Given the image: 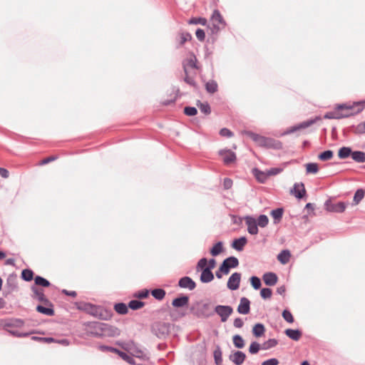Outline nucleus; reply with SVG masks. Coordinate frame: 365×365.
Wrapping results in <instances>:
<instances>
[{
    "label": "nucleus",
    "mask_w": 365,
    "mask_h": 365,
    "mask_svg": "<svg viewBox=\"0 0 365 365\" xmlns=\"http://www.w3.org/2000/svg\"><path fill=\"white\" fill-rule=\"evenodd\" d=\"M75 305L78 310L83 311L102 320H108L112 317L110 311L88 302H77L75 303Z\"/></svg>",
    "instance_id": "obj_1"
},
{
    "label": "nucleus",
    "mask_w": 365,
    "mask_h": 365,
    "mask_svg": "<svg viewBox=\"0 0 365 365\" xmlns=\"http://www.w3.org/2000/svg\"><path fill=\"white\" fill-rule=\"evenodd\" d=\"M249 136L259 146L277 150L282 148V143L279 140L274 138L264 137L252 132L249 133Z\"/></svg>",
    "instance_id": "obj_2"
},
{
    "label": "nucleus",
    "mask_w": 365,
    "mask_h": 365,
    "mask_svg": "<svg viewBox=\"0 0 365 365\" xmlns=\"http://www.w3.org/2000/svg\"><path fill=\"white\" fill-rule=\"evenodd\" d=\"M192 314L199 319H209L214 316V308L210 302H199L196 307H192Z\"/></svg>",
    "instance_id": "obj_3"
},
{
    "label": "nucleus",
    "mask_w": 365,
    "mask_h": 365,
    "mask_svg": "<svg viewBox=\"0 0 365 365\" xmlns=\"http://www.w3.org/2000/svg\"><path fill=\"white\" fill-rule=\"evenodd\" d=\"M354 106L357 107L356 110H354V106H346V104L338 105V109L340 110L339 115H343L341 118H348L354 114H357L362 111L364 108V102H356L354 103Z\"/></svg>",
    "instance_id": "obj_4"
},
{
    "label": "nucleus",
    "mask_w": 365,
    "mask_h": 365,
    "mask_svg": "<svg viewBox=\"0 0 365 365\" xmlns=\"http://www.w3.org/2000/svg\"><path fill=\"white\" fill-rule=\"evenodd\" d=\"M170 324L156 322L151 326V331L159 339H165L170 333Z\"/></svg>",
    "instance_id": "obj_5"
},
{
    "label": "nucleus",
    "mask_w": 365,
    "mask_h": 365,
    "mask_svg": "<svg viewBox=\"0 0 365 365\" xmlns=\"http://www.w3.org/2000/svg\"><path fill=\"white\" fill-rule=\"evenodd\" d=\"M348 205V202H334L331 199H328L324 202V209L329 212L343 213Z\"/></svg>",
    "instance_id": "obj_6"
},
{
    "label": "nucleus",
    "mask_w": 365,
    "mask_h": 365,
    "mask_svg": "<svg viewBox=\"0 0 365 365\" xmlns=\"http://www.w3.org/2000/svg\"><path fill=\"white\" fill-rule=\"evenodd\" d=\"M96 326H97L96 328L98 330L102 331L101 332L100 331V334L96 333L97 334H101V336H119L120 334V331L118 328L107 323L97 324Z\"/></svg>",
    "instance_id": "obj_7"
},
{
    "label": "nucleus",
    "mask_w": 365,
    "mask_h": 365,
    "mask_svg": "<svg viewBox=\"0 0 365 365\" xmlns=\"http://www.w3.org/2000/svg\"><path fill=\"white\" fill-rule=\"evenodd\" d=\"M233 313V308L230 305H216L214 307V314H217L221 322H225Z\"/></svg>",
    "instance_id": "obj_8"
},
{
    "label": "nucleus",
    "mask_w": 365,
    "mask_h": 365,
    "mask_svg": "<svg viewBox=\"0 0 365 365\" xmlns=\"http://www.w3.org/2000/svg\"><path fill=\"white\" fill-rule=\"evenodd\" d=\"M18 283L16 279V275L15 274H11L6 279V282L4 286L3 294L5 297L11 294L12 292L17 291Z\"/></svg>",
    "instance_id": "obj_9"
},
{
    "label": "nucleus",
    "mask_w": 365,
    "mask_h": 365,
    "mask_svg": "<svg viewBox=\"0 0 365 365\" xmlns=\"http://www.w3.org/2000/svg\"><path fill=\"white\" fill-rule=\"evenodd\" d=\"M31 289L33 292L31 295L33 299H37L38 302H42L46 306H52V303L48 298L46 297L43 290L37 287L36 285H32Z\"/></svg>",
    "instance_id": "obj_10"
},
{
    "label": "nucleus",
    "mask_w": 365,
    "mask_h": 365,
    "mask_svg": "<svg viewBox=\"0 0 365 365\" xmlns=\"http://www.w3.org/2000/svg\"><path fill=\"white\" fill-rule=\"evenodd\" d=\"M316 122V119H310L306 121H303L299 124L294 125L289 128H287L284 133L283 135H289L298 130L305 129L312 125H313Z\"/></svg>",
    "instance_id": "obj_11"
},
{
    "label": "nucleus",
    "mask_w": 365,
    "mask_h": 365,
    "mask_svg": "<svg viewBox=\"0 0 365 365\" xmlns=\"http://www.w3.org/2000/svg\"><path fill=\"white\" fill-rule=\"evenodd\" d=\"M220 265L222 269L225 271V274H228L230 269L235 268L239 265V260L237 257L231 256L225 259Z\"/></svg>",
    "instance_id": "obj_12"
},
{
    "label": "nucleus",
    "mask_w": 365,
    "mask_h": 365,
    "mask_svg": "<svg viewBox=\"0 0 365 365\" xmlns=\"http://www.w3.org/2000/svg\"><path fill=\"white\" fill-rule=\"evenodd\" d=\"M242 274L240 272H234L229 277L227 287L230 290H237L240 287Z\"/></svg>",
    "instance_id": "obj_13"
},
{
    "label": "nucleus",
    "mask_w": 365,
    "mask_h": 365,
    "mask_svg": "<svg viewBox=\"0 0 365 365\" xmlns=\"http://www.w3.org/2000/svg\"><path fill=\"white\" fill-rule=\"evenodd\" d=\"M218 153L222 157V161L225 165H230L237 159L236 154L229 149L220 150Z\"/></svg>",
    "instance_id": "obj_14"
},
{
    "label": "nucleus",
    "mask_w": 365,
    "mask_h": 365,
    "mask_svg": "<svg viewBox=\"0 0 365 365\" xmlns=\"http://www.w3.org/2000/svg\"><path fill=\"white\" fill-rule=\"evenodd\" d=\"M24 324V322L21 319H11L4 321L2 322V327L4 330L8 331L14 327H21Z\"/></svg>",
    "instance_id": "obj_15"
},
{
    "label": "nucleus",
    "mask_w": 365,
    "mask_h": 365,
    "mask_svg": "<svg viewBox=\"0 0 365 365\" xmlns=\"http://www.w3.org/2000/svg\"><path fill=\"white\" fill-rule=\"evenodd\" d=\"M245 220L247 225V232L250 235H257L259 230L256 219L252 216H246Z\"/></svg>",
    "instance_id": "obj_16"
},
{
    "label": "nucleus",
    "mask_w": 365,
    "mask_h": 365,
    "mask_svg": "<svg viewBox=\"0 0 365 365\" xmlns=\"http://www.w3.org/2000/svg\"><path fill=\"white\" fill-rule=\"evenodd\" d=\"M178 286L182 289L193 290L196 287V283L191 277H183L179 279Z\"/></svg>",
    "instance_id": "obj_17"
},
{
    "label": "nucleus",
    "mask_w": 365,
    "mask_h": 365,
    "mask_svg": "<svg viewBox=\"0 0 365 365\" xmlns=\"http://www.w3.org/2000/svg\"><path fill=\"white\" fill-rule=\"evenodd\" d=\"M290 192L296 198L299 200L302 199L306 195V190L304 183H295Z\"/></svg>",
    "instance_id": "obj_18"
},
{
    "label": "nucleus",
    "mask_w": 365,
    "mask_h": 365,
    "mask_svg": "<svg viewBox=\"0 0 365 365\" xmlns=\"http://www.w3.org/2000/svg\"><path fill=\"white\" fill-rule=\"evenodd\" d=\"M229 359L235 365H241L246 359V354L241 351H235L230 355Z\"/></svg>",
    "instance_id": "obj_19"
},
{
    "label": "nucleus",
    "mask_w": 365,
    "mask_h": 365,
    "mask_svg": "<svg viewBox=\"0 0 365 365\" xmlns=\"http://www.w3.org/2000/svg\"><path fill=\"white\" fill-rule=\"evenodd\" d=\"M237 312L241 314H247L250 312V301L246 297H242L237 307Z\"/></svg>",
    "instance_id": "obj_20"
},
{
    "label": "nucleus",
    "mask_w": 365,
    "mask_h": 365,
    "mask_svg": "<svg viewBox=\"0 0 365 365\" xmlns=\"http://www.w3.org/2000/svg\"><path fill=\"white\" fill-rule=\"evenodd\" d=\"M262 279L267 286H274L277 284L278 277L274 272H266L263 274Z\"/></svg>",
    "instance_id": "obj_21"
},
{
    "label": "nucleus",
    "mask_w": 365,
    "mask_h": 365,
    "mask_svg": "<svg viewBox=\"0 0 365 365\" xmlns=\"http://www.w3.org/2000/svg\"><path fill=\"white\" fill-rule=\"evenodd\" d=\"M214 274L210 268H204L202 270L200 279L202 283H209L214 279Z\"/></svg>",
    "instance_id": "obj_22"
},
{
    "label": "nucleus",
    "mask_w": 365,
    "mask_h": 365,
    "mask_svg": "<svg viewBox=\"0 0 365 365\" xmlns=\"http://www.w3.org/2000/svg\"><path fill=\"white\" fill-rule=\"evenodd\" d=\"M189 303V297L187 295H181L175 298L172 302V305L174 307H182L187 305Z\"/></svg>",
    "instance_id": "obj_23"
},
{
    "label": "nucleus",
    "mask_w": 365,
    "mask_h": 365,
    "mask_svg": "<svg viewBox=\"0 0 365 365\" xmlns=\"http://www.w3.org/2000/svg\"><path fill=\"white\" fill-rule=\"evenodd\" d=\"M192 39V36L188 32H181L179 34L178 37L176 38V41L178 42V45L176 46L177 48L182 46L185 42L190 41Z\"/></svg>",
    "instance_id": "obj_24"
},
{
    "label": "nucleus",
    "mask_w": 365,
    "mask_h": 365,
    "mask_svg": "<svg viewBox=\"0 0 365 365\" xmlns=\"http://www.w3.org/2000/svg\"><path fill=\"white\" fill-rule=\"evenodd\" d=\"M247 243V239L246 237H240V238L235 239L232 243V247L237 251H242Z\"/></svg>",
    "instance_id": "obj_25"
},
{
    "label": "nucleus",
    "mask_w": 365,
    "mask_h": 365,
    "mask_svg": "<svg viewBox=\"0 0 365 365\" xmlns=\"http://www.w3.org/2000/svg\"><path fill=\"white\" fill-rule=\"evenodd\" d=\"M211 19L214 23H217V24H222L223 26L225 25V21H224L220 12L217 9H215L213 11V13L211 16ZM213 26L215 28H217V29H219V27L215 24H214Z\"/></svg>",
    "instance_id": "obj_26"
},
{
    "label": "nucleus",
    "mask_w": 365,
    "mask_h": 365,
    "mask_svg": "<svg viewBox=\"0 0 365 365\" xmlns=\"http://www.w3.org/2000/svg\"><path fill=\"white\" fill-rule=\"evenodd\" d=\"M252 173L255 177L256 180L260 183H264L267 178V173H264L263 171L259 170L258 168H254L252 170Z\"/></svg>",
    "instance_id": "obj_27"
},
{
    "label": "nucleus",
    "mask_w": 365,
    "mask_h": 365,
    "mask_svg": "<svg viewBox=\"0 0 365 365\" xmlns=\"http://www.w3.org/2000/svg\"><path fill=\"white\" fill-rule=\"evenodd\" d=\"M53 305L47 306L46 307L42 305H37L36 311L41 314H45L46 316L52 317L55 314Z\"/></svg>",
    "instance_id": "obj_28"
},
{
    "label": "nucleus",
    "mask_w": 365,
    "mask_h": 365,
    "mask_svg": "<svg viewBox=\"0 0 365 365\" xmlns=\"http://www.w3.org/2000/svg\"><path fill=\"white\" fill-rule=\"evenodd\" d=\"M353 150L351 147H341L338 150V157L339 159L344 160L351 156Z\"/></svg>",
    "instance_id": "obj_29"
},
{
    "label": "nucleus",
    "mask_w": 365,
    "mask_h": 365,
    "mask_svg": "<svg viewBox=\"0 0 365 365\" xmlns=\"http://www.w3.org/2000/svg\"><path fill=\"white\" fill-rule=\"evenodd\" d=\"M284 333L289 338L294 341H298L302 336V331L299 329H287Z\"/></svg>",
    "instance_id": "obj_30"
},
{
    "label": "nucleus",
    "mask_w": 365,
    "mask_h": 365,
    "mask_svg": "<svg viewBox=\"0 0 365 365\" xmlns=\"http://www.w3.org/2000/svg\"><path fill=\"white\" fill-rule=\"evenodd\" d=\"M364 195H365V191L364 189L359 188V189L356 190V191L355 192V194L354 195V198H353L351 205L354 206V205H357L358 204H359V202L364 197Z\"/></svg>",
    "instance_id": "obj_31"
},
{
    "label": "nucleus",
    "mask_w": 365,
    "mask_h": 365,
    "mask_svg": "<svg viewBox=\"0 0 365 365\" xmlns=\"http://www.w3.org/2000/svg\"><path fill=\"white\" fill-rule=\"evenodd\" d=\"M351 158L356 163H363L365 162V152L361 150L353 151Z\"/></svg>",
    "instance_id": "obj_32"
},
{
    "label": "nucleus",
    "mask_w": 365,
    "mask_h": 365,
    "mask_svg": "<svg viewBox=\"0 0 365 365\" xmlns=\"http://www.w3.org/2000/svg\"><path fill=\"white\" fill-rule=\"evenodd\" d=\"M290 256V252L288 250H284L281 251L277 255V259L282 264H285L289 261Z\"/></svg>",
    "instance_id": "obj_33"
},
{
    "label": "nucleus",
    "mask_w": 365,
    "mask_h": 365,
    "mask_svg": "<svg viewBox=\"0 0 365 365\" xmlns=\"http://www.w3.org/2000/svg\"><path fill=\"white\" fill-rule=\"evenodd\" d=\"M97 324H103V322H88L86 326L90 329V334L92 336L101 337V334H97L96 333L100 334V331L101 332V330H98L96 328L97 326H96Z\"/></svg>",
    "instance_id": "obj_34"
},
{
    "label": "nucleus",
    "mask_w": 365,
    "mask_h": 365,
    "mask_svg": "<svg viewBox=\"0 0 365 365\" xmlns=\"http://www.w3.org/2000/svg\"><path fill=\"white\" fill-rule=\"evenodd\" d=\"M283 213L284 209L282 207H279L271 211V215L273 217L274 222L275 224L280 222L282 218Z\"/></svg>",
    "instance_id": "obj_35"
},
{
    "label": "nucleus",
    "mask_w": 365,
    "mask_h": 365,
    "mask_svg": "<svg viewBox=\"0 0 365 365\" xmlns=\"http://www.w3.org/2000/svg\"><path fill=\"white\" fill-rule=\"evenodd\" d=\"M264 326L261 323H257L253 327L252 334L256 337H260L264 334Z\"/></svg>",
    "instance_id": "obj_36"
},
{
    "label": "nucleus",
    "mask_w": 365,
    "mask_h": 365,
    "mask_svg": "<svg viewBox=\"0 0 365 365\" xmlns=\"http://www.w3.org/2000/svg\"><path fill=\"white\" fill-rule=\"evenodd\" d=\"M223 251V243L220 241L214 245V246L210 249V254L213 257H216L219 255Z\"/></svg>",
    "instance_id": "obj_37"
},
{
    "label": "nucleus",
    "mask_w": 365,
    "mask_h": 365,
    "mask_svg": "<svg viewBox=\"0 0 365 365\" xmlns=\"http://www.w3.org/2000/svg\"><path fill=\"white\" fill-rule=\"evenodd\" d=\"M205 89L210 93H215L217 91L218 86L215 81L210 80L205 83Z\"/></svg>",
    "instance_id": "obj_38"
},
{
    "label": "nucleus",
    "mask_w": 365,
    "mask_h": 365,
    "mask_svg": "<svg viewBox=\"0 0 365 365\" xmlns=\"http://www.w3.org/2000/svg\"><path fill=\"white\" fill-rule=\"evenodd\" d=\"M34 272L30 269H24L21 272V277L26 282H31L34 279Z\"/></svg>",
    "instance_id": "obj_39"
},
{
    "label": "nucleus",
    "mask_w": 365,
    "mask_h": 365,
    "mask_svg": "<svg viewBox=\"0 0 365 365\" xmlns=\"http://www.w3.org/2000/svg\"><path fill=\"white\" fill-rule=\"evenodd\" d=\"M128 305L127 306L125 304L120 302L117 303L114 306L115 311L120 314H125L128 312Z\"/></svg>",
    "instance_id": "obj_40"
},
{
    "label": "nucleus",
    "mask_w": 365,
    "mask_h": 365,
    "mask_svg": "<svg viewBox=\"0 0 365 365\" xmlns=\"http://www.w3.org/2000/svg\"><path fill=\"white\" fill-rule=\"evenodd\" d=\"M197 106L200 111L204 114L209 115L211 113V108L207 102L202 103L200 101H197Z\"/></svg>",
    "instance_id": "obj_41"
},
{
    "label": "nucleus",
    "mask_w": 365,
    "mask_h": 365,
    "mask_svg": "<svg viewBox=\"0 0 365 365\" xmlns=\"http://www.w3.org/2000/svg\"><path fill=\"white\" fill-rule=\"evenodd\" d=\"M339 111L338 106H336L334 110L326 113L324 118L326 119H341L342 115H339Z\"/></svg>",
    "instance_id": "obj_42"
},
{
    "label": "nucleus",
    "mask_w": 365,
    "mask_h": 365,
    "mask_svg": "<svg viewBox=\"0 0 365 365\" xmlns=\"http://www.w3.org/2000/svg\"><path fill=\"white\" fill-rule=\"evenodd\" d=\"M232 341L234 346L237 349H242L245 346V341L240 334H235L233 336Z\"/></svg>",
    "instance_id": "obj_43"
},
{
    "label": "nucleus",
    "mask_w": 365,
    "mask_h": 365,
    "mask_svg": "<svg viewBox=\"0 0 365 365\" xmlns=\"http://www.w3.org/2000/svg\"><path fill=\"white\" fill-rule=\"evenodd\" d=\"M35 284L34 285H38L41 286L43 287H48L51 285V283L48 280L43 278L41 276H36L34 278Z\"/></svg>",
    "instance_id": "obj_44"
},
{
    "label": "nucleus",
    "mask_w": 365,
    "mask_h": 365,
    "mask_svg": "<svg viewBox=\"0 0 365 365\" xmlns=\"http://www.w3.org/2000/svg\"><path fill=\"white\" fill-rule=\"evenodd\" d=\"M152 296L158 300H162L165 296V291L160 288L154 289L151 291Z\"/></svg>",
    "instance_id": "obj_45"
},
{
    "label": "nucleus",
    "mask_w": 365,
    "mask_h": 365,
    "mask_svg": "<svg viewBox=\"0 0 365 365\" xmlns=\"http://www.w3.org/2000/svg\"><path fill=\"white\" fill-rule=\"evenodd\" d=\"M145 305V303L140 300L133 299L128 303V307L132 310H138L142 308Z\"/></svg>",
    "instance_id": "obj_46"
},
{
    "label": "nucleus",
    "mask_w": 365,
    "mask_h": 365,
    "mask_svg": "<svg viewBox=\"0 0 365 365\" xmlns=\"http://www.w3.org/2000/svg\"><path fill=\"white\" fill-rule=\"evenodd\" d=\"M334 156V153L331 150H327L322 153H321L318 155V158L322 161H327L331 160Z\"/></svg>",
    "instance_id": "obj_47"
},
{
    "label": "nucleus",
    "mask_w": 365,
    "mask_h": 365,
    "mask_svg": "<svg viewBox=\"0 0 365 365\" xmlns=\"http://www.w3.org/2000/svg\"><path fill=\"white\" fill-rule=\"evenodd\" d=\"M278 341L275 339H269L262 344V349L267 350L276 346Z\"/></svg>",
    "instance_id": "obj_48"
},
{
    "label": "nucleus",
    "mask_w": 365,
    "mask_h": 365,
    "mask_svg": "<svg viewBox=\"0 0 365 365\" xmlns=\"http://www.w3.org/2000/svg\"><path fill=\"white\" fill-rule=\"evenodd\" d=\"M305 166L307 173L316 174L319 171V166L316 163H307Z\"/></svg>",
    "instance_id": "obj_49"
},
{
    "label": "nucleus",
    "mask_w": 365,
    "mask_h": 365,
    "mask_svg": "<svg viewBox=\"0 0 365 365\" xmlns=\"http://www.w3.org/2000/svg\"><path fill=\"white\" fill-rule=\"evenodd\" d=\"M183 69H184V72L185 73V76L184 78L185 82L194 88H197V83L195 82V81L194 80L193 78H191L188 76L187 68H186L185 65L183 66Z\"/></svg>",
    "instance_id": "obj_50"
},
{
    "label": "nucleus",
    "mask_w": 365,
    "mask_h": 365,
    "mask_svg": "<svg viewBox=\"0 0 365 365\" xmlns=\"http://www.w3.org/2000/svg\"><path fill=\"white\" fill-rule=\"evenodd\" d=\"M213 355H214L215 364L216 365H222V351L219 346L214 351Z\"/></svg>",
    "instance_id": "obj_51"
},
{
    "label": "nucleus",
    "mask_w": 365,
    "mask_h": 365,
    "mask_svg": "<svg viewBox=\"0 0 365 365\" xmlns=\"http://www.w3.org/2000/svg\"><path fill=\"white\" fill-rule=\"evenodd\" d=\"M257 220V226L265 227L269 223V218L265 215H260Z\"/></svg>",
    "instance_id": "obj_52"
},
{
    "label": "nucleus",
    "mask_w": 365,
    "mask_h": 365,
    "mask_svg": "<svg viewBox=\"0 0 365 365\" xmlns=\"http://www.w3.org/2000/svg\"><path fill=\"white\" fill-rule=\"evenodd\" d=\"M207 22V19L203 17H193L188 21L189 24H201L202 26H205Z\"/></svg>",
    "instance_id": "obj_53"
},
{
    "label": "nucleus",
    "mask_w": 365,
    "mask_h": 365,
    "mask_svg": "<svg viewBox=\"0 0 365 365\" xmlns=\"http://www.w3.org/2000/svg\"><path fill=\"white\" fill-rule=\"evenodd\" d=\"M260 349H262V345H260L257 341H252L250 346L249 352L251 354H256L258 353Z\"/></svg>",
    "instance_id": "obj_54"
},
{
    "label": "nucleus",
    "mask_w": 365,
    "mask_h": 365,
    "mask_svg": "<svg viewBox=\"0 0 365 365\" xmlns=\"http://www.w3.org/2000/svg\"><path fill=\"white\" fill-rule=\"evenodd\" d=\"M353 132L356 135H361L365 133V124L364 122L353 126Z\"/></svg>",
    "instance_id": "obj_55"
},
{
    "label": "nucleus",
    "mask_w": 365,
    "mask_h": 365,
    "mask_svg": "<svg viewBox=\"0 0 365 365\" xmlns=\"http://www.w3.org/2000/svg\"><path fill=\"white\" fill-rule=\"evenodd\" d=\"M250 283L255 289H259L261 287V280L258 277L252 276L250 279Z\"/></svg>",
    "instance_id": "obj_56"
},
{
    "label": "nucleus",
    "mask_w": 365,
    "mask_h": 365,
    "mask_svg": "<svg viewBox=\"0 0 365 365\" xmlns=\"http://www.w3.org/2000/svg\"><path fill=\"white\" fill-rule=\"evenodd\" d=\"M197 60L196 56L195 55H193L192 57H191L190 58L187 60L185 66L186 67L190 66V68L198 69L199 67L197 65ZM184 65H185V63L183 64V66Z\"/></svg>",
    "instance_id": "obj_57"
},
{
    "label": "nucleus",
    "mask_w": 365,
    "mask_h": 365,
    "mask_svg": "<svg viewBox=\"0 0 365 365\" xmlns=\"http://www.w3.org/2000/svg\"><path fill=\"white\" fill-rule=\"evenodd\" d=\"M118 355L123 359L125 360V361H127L128 363H129L130 364H135V360L134 359L128 355L125 352H123L122 351H119L118 352Z\"/></svg>",
    "instance_id": "obj_58"
},
{
    "label": "nucleus",
    "mask_w": 365,
    "mask_h": 365,
    "mask_svg": "<svg viewBox=\"0 0 365 365\" xmlns=\"http://www.w3.org/2000/svg\"><path fill=\"white\" fill-rule=\"evenodd\" d=\"M282 315L284 319L288 323H292L294 322V317L292 313L288 309H284L282 312Z\"/></svg>",
    "instance_id": "obj_59"
},
{
    "label": "nucleus",
    "mask_w": 365,
    "mask_h": 365,
    "mask_svg": "<svg viewBox=\"0 0 365 365\" xmlns=\"http://www.w3.org/2000/svg\"><path fill=\"white\" fill-rule=\"evenodd\" d=\"M184 113L188 116H193L197 113V110L195 107L186 106L184 108Z\"/></svg>",
    "instance_id": "obj_60"
},
{
    "label": "nucleus",
    "mask_w": 365,
    "mask_h": 365,
    "mask_svg": "<svg viewBox=\"0 0 365 365\" xmlns=\"http://www.w3.org/2000/svg\"><path fill=\"white\" fill-rule=\"evenodd\" d=\"M272 294V289L269 288H262L260 291V295L264 299L270 298Z\"/></svg>",
    "instance_id": "obj_61"
},
{
    "label": "nucleus",
    "mask_w": 365,
    "mask_h": 365,
    "mask_svg": "<svg viewBox=\"0 0 365 365\" xmlns=\"http://www.w3.org/2000/svg\"><path fill=\"white\" fill-rule=\"evenodd\" d=\"M7 332H9L11 335H12L14 336H16V337H19V338L26 337L29 335V333L20 332V331H19L17 330H14V329H10Z\"/></svg>",
    "instance_id": "obj_62"
},
{
    "label": "nucleus",
    "mask_w": 365,
    "mask_h": 365,
    "mask_svg": "<svg viewBox=\"0 0 365 365\" xmlns=\"http://www.w3.org/2000/svg\"><path fill=\"white\" fill-rule=\"evenodd\" d=\"M99 349L102 351H110V352H113V353H116L118 354V352H119V349H116V348H114V347H112V346H106V345H101L99 346Z\"/></svg>",
    "instance_id": "obj_63"
},
{
    "label": "nucleus",
    "mask_w": 365,
    "mask_h": 365,
    "mask_svg": "<svg viewBox=\"0 0 365 365\" xmlns=\"http://www.w3.org/2000/svg\"><path fill=\"white\" fill-rule=\"evenodd\" d=\"M279 360L276 358H272L269 359H267L266 361H264L262 363V365H278L279 364Z\"/></svg>",
    "instance_id": "obj_64"
}]
</instances>
